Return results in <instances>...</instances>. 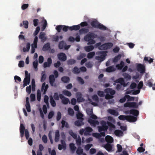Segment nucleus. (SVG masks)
<instances>
[{"label":"nucleus","mask_w":155,"mask_h":155,"mask_svg":"<svg viewBox=\"0 0 155 155\" xmlns=\"http://www.w3.org/2000/svg\"><path fill=\"white\" fill-rule=\"evenodd\" d=\"M91 25L93 27L101 30H105L107 29V27L96 20L92 21L91 22Z\"/></svg>","instance_id":"nucleus-1"},{"label":"nucleus","mask_w":155,"mask_h":155,"mask_svg":"<svg viewBox=\"0 0 155 155\" xmlns=\"http://www.w3.org/2000/svg\"><path fill=\"white\" fill-rule=\"evenodd\" d=\"M107 52V51H100L98 53V54L100 55L96 56L95 57V59L101 62L103 61L105 58V56L107 55L106 53Z\"/></svg>","instance_id":"nucleus-2"},{"label":"nucleus","mask_w":155,"mask_h":155,"mask_svg":"<svg viewBox=\"0 0 155 155\" xmlns=\"http://www.w3.org/2000/svg\"><path fill=\"white\" fill-rule=\"evenodd\" d=\"M113 46V44L111 42L105 43L101 45L99 47V49L101 50H106L110 49Z\"/></svg>","instance_id":"nucleus-3"},{"label":"nucleus","mask_w":155,"mask_h":155,"mask_svg":"<svg viewBox=\"0 0 155 155\" xmlns=\"http://www.w3.org/2000/svg\"><path fill=\"white\" fill-rule=\"evenodd\" d=\"M103 124L101 126H98L97 127L99 132H104L105 133L108 128V126L106 125V123L104 121L102 122Z\"/></svg>","instance_id":"nucleus-4"},{"label":"nucleus","mask_w":155,"mask_h":155,"mask_svg":"<svg viewBox=\"0 0 155 155\" xmlns=\"http://www.w3.org/2000/svg\"><path fill=\"white\" fill-rule=\"evenodd\" d=\"M137 71L140 72V73L143 74L145 72V67L144 65L139 64L137 66Z\"/></svg>","instance_id":"nucleus-5"},{"label":"nucleus","mask_w":155,"mask_h":155,"mask_svg":"<svg viewBox=\"0 0 155 155\" xmlns=\"http://www.w3.org/2000/svg\"><path fill=\"white\" fill-rule=\"evenodd\" d=\"M55 77L53 74L50 75L49 76V82L51 85L55 87H57V86L56 84L54 83L55 81Z\"/></svg>","instance_id":"nucleus-6"},{"label":"nucleus","mask_w":155,"mask_h":155,"mask_svg":"<svg viewBox=\"0 0 155 155\" xmlns=\"http://www.w3.org/2000/svg\"><path fill=\"white\" fill-rule=\"evenodd\" d=\"M57 56L59 60L61 61H64L67 59V56L63 52L58 54Z\"/></svg>","instance_id":"nucleus-7"},{"label":"nucleus","mask_w":155,"mask_h":155,"mask_svg":"<svg viewBox=\"0 0 155 155\" xmlns=\"http://www.w3.org/2000/svg\"><path fill=\"white\" fill-rule=\"evenodd\" d=\"M60 98L61 100L62 103L64 104H67L69 102V100L68 98H66L62 94L59 95Z\"/></svg>","instance_id":"nucleus-8"},{"label":"nucleus","mask_w":155,"mask_h":155,"mask_svg":"<svg viewBox=\"0 0 155 155\" xmlns=\"http://www.w3.org/2000/svg\"><path fill=\"white\" fill-rule=\"evenodd\" d=\"M45 33L44 32H41L39 34V38L41 39V42H44L47 40V37L45 36Z\"/></svg>","instance_id":"nucleus-9"},{"label":"nucleus","mask_w":155,"mask_h":155,"mask_svg":"<svg viewBox=\"0 0 155 155\" xmlns=\"http://www.w3.org/2000/svg\"><path fill=\"white\" fill-rule=\"evenodd\" d=\"M88 122L91 126L93 127H95L97 125L99 124L98 121L94 120L90 118H88Z\"/></svg>","instance_id":"nucleus-10"},{"label":"nucleus","mask_w":155,"mask_h":155,"mask_svg":"<svg viewBox=\"0 0 155 155\" xmlns=\"http://www.w3.org/2000/svg\"><path fill=\"white\" fill-rule=\"evenodd\" d=\"M52 61L51 58H48L47 59V62H45L43 64V67L46 68L48 67H50L52 64Z\"/></svg>","instance_id":"nucleus-11"},{"label":"nucleus","mask_w":155,"mask_h":155,"mask_svg":"<svg viewBox=\"0 0 155 155\" xmlns=\"http://www.w3.org/2000/svg\"><path fill=\"white\" fill-rule=\"evenodd\" d=\"M127 120L129 122H134L137 120V118L131 115H127Z\"/></svg>","instance_id":"nucleus-12"},{"label":"nucleus","mask_w":155,"mask_h":155,"mask_svg":"<svg viewBox=\"0 0 155 155\" xmlns=\"http://www.w3.org/2000/svg\"><path fill=\"white\" fill-rule=\"evenodd\" d=\"M93 136L97 138H99L101 137H104L105 136V133L104 132H100L99 133H95L93 134Z\"/></svg>","instance_id":"nucleus-13"},{"label":"nucleus","mask_w":155,"mask_h":155,"mask_svg":"<svg viewBox=\"0 0 155 155\" xmlns=\"http://www.w3.org/2000/svg\"><path fill=\"white\" fill-rule=\"evenodd\" d=\"M25 130V128L24 125L22 124H21L20 127V132L21 137H22L24 136V130Z\"/></svg>","instance_id":"nucleus-14"},{"label":"nucleus","mask_w":155,"mask_h":155,"mask_svg":"<svg viewBox=\"0 0 155 155\" xmlns=\"http://www.w3.org/2000/svg\"><path fill=\"white\" fill-rule=\"evenodd\" d=\"M129 113L130 114H132L134 116L137 117L139 114V112L138 110L135 109H131L129 111Z\"/></svg>","instance_id":"nucleus-15"},{"label":"nucleus","mask_w":155,"mask_h":155,"mask_svg":"<svg viewBox=\"0 0 155 155\" xmlns=\"http://www.w3.org/2000/svg\"><path fill=\"white\" fill-rule=\"evenodd\" d=\"M48 87V84L45 85V83L44 82L43 83L42 87H41V91H43L44 90L43 94H45L47 90Z\"/></svg>","instance_id":"nucleus-16"},{"label":"nucleus","mask_w":155,"mask_h":155,"mask_svg":"<svg viewBox=\"0 0 155 155\" xmlns=\"http://www.w3.org/2000/svg\"><path fill=\"white\" fill-rule=\"evenodd\" d=\"M105 92L107 94L110 93V95L112 96H113L115 93V91L114 90L110 88L106 89L105 90Z\"/></svg>","instance_id":"nucleus-17"},{"label":"nucleus","mask_w":155,"mask_h":155,"mask_svg":"<svg viewBox=\"0 0 155 155\" xmlns=\"http://www.w3.org/2000/svg\"><path fill=\"white\" fill-rule=\"evenodd\" d=\"M115 82L116 83H119L122 85L124 86V87L126 86V85L124 82V79L122 78H120L116 80L115 81Z\"/></svg>","instance_id":"nucleus-18"},{"label":"nucleus","mask_w":155,"mask_h":155,"mask_svg":"<svg viewBox=\"0 0 155 155\" xmlns=\"http://www.w3.org/2000/svg\"><path fill=\"white\" fill-rule=\"evenodd\" d=\"M93 131L92 129L90 127H87L85 128V131L84 133V135H89L90 133Z\"/></svg>","instance_id":"nucleus-19"},{"label":"nucleus","mask_w":155,"mask_h":155,"mask_svg":"<svg viewBox=\"0 0 155 155\" xmlns=\"http://www.w3.org/2000/svg\"><path fill=\"white\" fill-rule=\"evenodd\" d=\"M70 149L72 153H74L77 149V147L75 146V144L74 143H71L69 145Z\"/></svg>","instance_id":"nucleus-20"},{"label":"nucleus","mask_w":155,"mask_h":155,"mask_svg":"<svg viewBox=\"0 0 155 155\" xmlns=\"http://www.w3.org/2000/svg\"><path fill=\"white\" fill-rule=\"evenodd\" d=\"M108 111L110 114L114 115L115 116H117L119 114L117 111L113 109H109Z\"/></svg>","instance_id":"nucleus-21"},{"label":"nucleus","mask_w":155,"mask_h":155,"mask_svg":"<svg viewBox=\"0 0 155 155\" xmlns=\"http://www.w3.org/2000/svg\"><path fill=\"white\" fill-rule=\"evenodd\" d=\"M105 140L106 142L108 143H112L114 141L113 138L109 135H107L105 137Z\"/></svg>","instance_id":"nucleus-22"},{"label":"nucleus","mask_w":155,"mask_h":155,"mask_svg":"<svg viewBox=\"0 0 155 155\" xmlns=\"http://www.w3.org/2000/svg\"><path fill=\"white\" fill-rule=\"evenodd\" d=\"M82 120H77L74 122V124L78 127H80L84 124V123Z\"/></svg>","instance_id":"nucleus-23"},{"label":"nucleus","mask_w":155,"mask_h":155,"mask_svg":"<svg viewBox=\"0 0 155 155\" xmlns=\"http://www.w3.org/2000/svg\"><path fill=\"white\" fill-rule=\"evenodd\" d=\"M60 134L58 130H56L55 133L54 140L56 142H58L59 140Z\"/></svg>","instance_id":"nucleus-24"},{"label":"nucleus","mask_w":155,"mask_h":155,"mask_svg":"<svg viewBox=\"0 0 155 155\" xmlns=\"http://www.w3.org/2000/svg\"><path fill=\"white\" fill-rule=\"evenodd\" d=\"M50 48V44L49 43H47L43 46L42 48V50L44 51H46L48 50Z\"/></svg>","instance_id":"nucleus-25"},{"label":"nucleus","mask_w":155,"mask_h":155,"mask_svg":"<svg viewBox=\"0 0 155 155\" xmlns=\"http://www.w3.org/2000/svg\"><path fill=\"white\" fill-rule=\"evenodd\" d=\"M80 27L79 25H73L70 27V30L71 31L75 30L78 31L80 29Z\"/></svg>","instance_id":"nucleus-26"},{"label":"nucleus","mask_w":155,"mask_h":155,"mask_svg":"<svg viewBox=\"0 0 155 155\" xmlns=\"http://www.w3.org/2000/svg\"><path fill=\"white\" fill-rule=\"evenodd\" d=\"M114 133L116 136L118 137L122 136L123 134V132L119 130H116L114 131Z\"/></svg>","instance_id":"nucleus-27"},{"label":"nucleus","mask_w":155,"mask_h":155,"mask_svg":"<svg viewBox=\"0 0 155 155\" xmlns=\"http://www.w3.org/2000/svg\"><path fill=\"white\" fill-rule=\"evenodd\" d=\"M46 78V75L45 71H42L41 73V82H44Z\"/></svg>","instance_id":"nucleus-28"},{"label":"nucleus","mask_w":155,"mask_h":155,"mask_svg":"<svg viewBox=\"0 0 155 155\" xmlns=\"http://www.w3.org/2000/svg\"><path fill=\"white\" fill-rule=\"evenodd\" d=\"M50 102L51 105L53 107L56 106V104L52 96H50Z\"/></svg>","instance_id":"nucleus-29"},{"label":"nucleus","mask_w":155,"mask_h":155,"mask_svg":"<svg viewBox=\"0 0 155 155\" xmlns=\"http://www.w3.org/2000/svg\"><path fill=\"white\" fill-rule=\"evenodd\" d=\"M61 123L62 124L61 127L62 128H64L65 127L66 128H69V125L68 123L66 122L65 121L62 120L61 121Z\"/></svg>","instance_id":"nucleus-30"},{"label":"nucleus","mask_w":155,"mask_h":155,"mask_svg":"<svg viewBox=\"0 0 155 155\" xmlns=\"http://www.w3.org/2000/svg\"><path fill=\"white\" fill-rule=\"evenodd\" d=\"M70 78L67 76H63L61 78V81L64 83H68L70 81Z\"/></svg>","instance_id":"nucleus-31"},{"label":"nucleus","mask_w":155,"mask_h":155,"mask_svg":"<svg viewBox=\"0 0 155 155\" xmlns=\"http://www.w3.org/2000/svg\"><path fill=\"white\" fill-rule=\"evenodd\" d=\"M94 48V47L93 45H88L85 46L84 48L87 52H88L93 50Z\"/></svg>","instance_id":"nucleus-32"},{"label":"nucleus","mask_w":155,"mask_h":155,"mask_svg":"<svg viewBox=\"0 0 155 155\" xmlns=\"http://www.w3.org/2000/svg\"><path fill=\"white\" fill-rule=\"evenodd\" d=\"M104 147L108 151H110L112 149V146L109 143H107L104 146Z\"/></svg>","instance_id":"nucleus-33"},{"label":"nucleus","mask_w":155,"mask_h":155,"mask_svg":"<svg viewBox=\"0 0 155 155\" xmlns=\"http://www.w3.org/2000/svg\"><path fill=\"white\" fill-rule=\"evenodd\" d=\"M115 70L114 67L113 66H111L107 68L106 71L107 72H110L115 71Z\"/></svg>","instance_id":"nucleus-34"},{"label":"nucleus","mask_w":155,"mask_h":155,"mask_svg":"<svg viewBox=\"0 0 155 155\" xmlns=\"http://www.w3.org/2000/svg\"><path fill=\"white\" fill-rule=\"evenodd\" d=\"M107 124L108 126L109 127V130L110 131H112L115 128V126L111 122H108Z\"/></svg>","instance_id":"nucleus-35"},{"label":"nucleus","mask_w":155,"mask_h":155,"mask_svg":"<svg viewBox=\"0 0 155 155\" xmlns=\"http://www.w3.org/2000/svg\"><path fill=\"white\" fill-rule=\"evenodd\" d=\"M76 62V61L73 59H71L67 61V64L68 65H71L74 64Z\"/></svg>","instance_id":"nucleus-36"},{"label":"nucleus","mask_w":155,"mask_h":155,"mask_svg":"<svg viewBox=\"0 0 155 155\" xmlns=\"http://www.w3.org/2000/svg\"><path fill=\"white\" fill-rule=\"evenodd\" d=\"M83 150L80 146H78L76 151V153L78 155H81L83 154Z\"/></svg>","instance_id":"nucleus-37"},{"label":"nucleus","mask_w":155,"mask_h":155,"mask_svg":"<svg viewBox=\"0 0 155 155\" xmlns=\"http://www.w3.org/2000/svg\"><path fill=\"white\" fill-rule=\"evenodd\" d=\"M89 31L88 28H82L80 29L79 32L80 34H85L87 33Z\"/></svg>","instance_id":"nucleus-38"},{"label":"nucleus","mask_w":155,"mask_h":155,"mask_svg":"<svg viewBox=\"0 0 155 155\" xmlns=\"http://www.w3.org/2000/svg\"><path fill=\"white\" fill-rule=\"evenodd\" d=\"M30 44L28 42L27 43L26 48L24 47L23 48V51L24 52H27L29 50L30 47Z\"/></svg>","instance_id":"nucleus-39"},{"label":"nucleus","mask_w":155,"mask_h":155,"mask_svg":"<svg viewBox=\"0 0 155 155\" xmlns=\"http://www.w3.org/2000/svg\"><path fill=\"white\" fill-rule=\"evenodd\" d=\"M62 93L64 95L68 97H71L72 95L71 93L70 92L66 90H64L62 91Z\"/></svg>","instance_id":"nucleus-40"},{"label":"nucleus","mask_w":155,"mask_h":155,"mask_svg":"<svg viewBox=\"0 0 155 155\" xmlns=\"http://www.w3.org/2000/svg\"><path fill=\"white\" fill-rule=\"evenodd\" d=\"M65 44V43L63 41H61L59 42L58 48L59 49H62L63 48Z\"/></svg>","instance_id":"nucleus-41"},{"label":"nucleus","mask_w":155,"mask_h":155,"mask_svg":"<svg viewBox=\"0 0 155 155\" xmlns=\"http://www.w3.org/2000/svg\"><path fill=\"white\" fill-rule=\"evenodd\" d=\"M124 66V63L123 61H121L119 64H117L116 67L118 69L121 70Z\"/></svg>","instance_id":"nucleus-42"},{"label":"nucleus","mask_w":155,"mask_h":155,"mask_svg":"<svg viewBox=\"0 0 155 155\" xmlns=\"http://www.w3.org/2000/svg\"><path fill=\"white\" fill-rule=\"evenodd\" d=\"M76 139V143L77 145L78 146H80L81 143V137L80 136H78V138H77V139Z\"/></svg>","instance_id":"nucleus-43"},{"label":"nucleus","mask_w":155,"mask_h":155,"mask_svg":"<svg viewBox=\"0 0 155 155\" xmlns=\"http://www.w3.org/2000/svg\"><path fill=\"white\" fill-rule=\"evenodd\" d=\"M72 72L74 74H78L80 73V70L77 67L75 66L73 69Z\"/></svg>","instance_id":"nucleus-44"},{"label":"nucleus","mask_w":155,"mask_h":155,"mask_svg":"<svg viewBox=\"0 0 155 155\" xmlns=\"http://www.w3.org/2000/svg\"><path fill=\"white\" fill-rule=\"evenodd\" d=\"M86 54L84 53H80V54L77 57L78 60H81L86 56Z\"/></svg>","instance_id":"nucleus-45"},{"label":"nucleus","mask_w":155,"mask_h":155,"mask_svg":"<svg viewBox=\"0 0 155 155\" xmlns=\"http://www.w3.org/2000/svg\"><path fill=\"white\" fill-rule=\"evenodd\" d=\"M138 107V105L135 102H130V107L134 108H137Z\"/></svg>","instance_id":"nucleus-46"},{"label":"nucleus","mask_w":155,"mask_h":155,"mask_svg":"<svg viewBox=\"0 0 155 155\" xmlns=\"http://www.w3.org/2000/svg\"><path fill=\"white\" fill-rule=\"evenodd\" d=\"M95 52L94 51L89 52L87 55V58L89 59L92 58L95 55Z\"/></svg>","instance_id":"nucleus-47"},{"label":"nucleus","mask_w":155,"mask_h":155,"mask_svg":"<svg viewBox=\"0 0 155 155\" xmlns=\"http://www.w3.org/2000/svg\"><path fill=\"white\" fill-rule=\"evenodd\" d=\"M144 60L146 61H148L150 64L153 62V58L146 57H144Z\"/></svg>","instance_id":"nucleus-48"},{"label":"nucleus","mask_w":155,"mask_h":155,"mask_svg":"<svg viewBox=\"0 0 155 155\" xmlns=\"http://www.w3.org/2000/svg\"><path fill=\"white\" fill-rule=\"evenodd\" d=\"M30 80L24 78L23 81V84L24 87H25L29 84L30 82Z\"/></svg>","instance_id":"nucleus-49"},{"label":"nucleus","mask_w":155,"mask_h":155,"mask_svg":"<svg viewBox=\"0 0 155 155\" xmlns=\"http://www.w3.org/2000/svg\"><path fill=\"white\" fill-rule=\"evenodd\" d=\"M127 116L120 115L118 117V118L120 120H127Z\"/></svg>","instance_id":"nucleus-50"},{"label":"nucleus","mask_w":155,"mask_h":155,"mask_svg":"<svg viewBox=\"0 0 155 155\" xmlns=\"http://www.w3.org/2000/svg\"><path fill=\"white\" fill-rule=\"evenodd\" d=\"M125 97L127 99V101H132L134 100V97H131L129 95H125Z\"/></svg>","instance_id":"nucleus-51"},{"label":"nucleus","mask_w":155,"mask_h":155,"mask_svg":"<svg viewBox=\"0 0 155 155\" xmlns=\"http://www.w3.org/2000/svg\"><path fill=\"white\" fill-rule=\"evenodd\" d=\"M83 116V114L80 113H78L77 114V118L78 119H80L84 120V118L82 117Z\"/></svg>","instance_id":"nucleus-52"},{"label":"nucleus","mask_w":155,"mask_h":155,"mask_svg":"<svg viewBox=\"0 0 155 155\" xmlns=\"http://www.w3.org/2000/svg\"><path fill=\"white\" fill-rule=\"evenodd\" d=\"M69 133L70 135L74 139H77V135L74 133L72 131H70Z\"/></svg>","instance_id":"nucleus-53"},{"label":"nucleus","mask_w":155,"mask_h":155,"mask_svg":"<svg viewBox=\"0 0 155 155\" xmlns=\"http://www.w3.org/2000/svg\"><path fill=\"white\" fill-rule=\"evenodd\" d=\"M37 99L38 101H40L41 98V94L40 91L38 90L37 91Z\"/></svg>","instance_id":"nucleus-54"},{"label":"nucleus","mask_w":155,"mask_h":155,"mask_svg":"<svg viewBox=\"0 0 155 155\" xmlns=\"http://www.w3.org/2000/svg\"><path fill=\"white\" fill-rule=\"evenodd\" d=\"M91 39L90 35L89 34H88L86 35L84 38V40L86 41H88Z\"/></svg>","instance_id":"nucleus-55"},{"label":"nucleus","mask_w":155,"mask_h":155,"mask_svg":"<svg viewBox=\"0 0 155 155\" xmlns=\"http://www.w3.org/2000/svg\"><path fill=\"white\" fill-rule=\"evenodd\" d=\"M121 57V55L119 54L118 55L116 56L114 58L113 61L114 62H117L119 60Z\"/></svg>","instance_id":"nucleus-56"},{"label":"nucleus","mask_w":155,"mask_h":155,"mask_svg":"<svg viewBox=\"0 0 155 155\" xmlns=\"http://www.w3.org/2000/svg\"><path fill=\"white\" fill-rule=\"evenodd\" d=\"M68 113L69 115L72 116L74 114V111L73 109L69 107L68 109Z\"/></svg>","instance_id":"nucleus-57"},{"label":"nucleus","mask_w":155,"mask_h":155,"mask_svg":"<svg viewBox=\"0 0 155 155\" xmlns=\"http://www.w3.org/2000/svg\"><path fill=\"white\" fill-rule=\"evenodd\" d=\"M53 97L54 100L56 101H58L59 99V96L57 92L54 93L53 96Z\"/></svg>","instance_id":"nucleus-58"},{"label":"nucleus","mask_w":155,"mask_h":155,"mask_svg":"<svg viewBox=\"0 0 155 155\" xmlns=\"http://www.w3.org/2000/svg\"><path fill=\"white\" fill-rule=\"evenodd\" d=\"M32 85V90L33 91H35V80L33 79L31 82Z\"/></svg>","instance_id":"nucleus-59"},{"label":"nucleus","mask_w":155,"mask_h":155,"mask_svg":"<svg viewBox=\"0 0 155 155\" xmlns=\"http://www.w3.org/2000/svg\"><path fill=\"white\" fill-rule=\"evenodd\" d=\"M63 25H57L56 27V29L57 30L58 32H60L62 28Z\"/></svg>","instance_id":"nucleus-60"},{"label":"nucleus","mask_w":155,"mask_h":155,"mask_svg":"<svg viewBox=\"0 0 155 155\" xmlns=\"http://www.w3.org/2000/svg\"><path fill=\"white\" fill-rule=\"evenodd\" d=\"M87 114L90 116L91 115L93 114V111L92 109H88L86 110Z\"/></svg>","instance_id":"nucleus-61"},{"label":"nucleus","mask_w":155,"mask_h":155,"mask_svg":"<svg viewBox=\"0 0 155 155\" xmlns=\"http://www.w3.org/2000/svg\"><path fill=\"white\" fill-rule=\"evenodd\" d=\"M49 98L48 96L45 95L44 97V101L45 103L46 104L47 106H49L48 103Z\"/></svg>","instance_id":"nucleus-62"},{"label":"nucleus","mask_w":155,"mask_h":155,"mask_svg":"<svg viewBox=\"0 0 155 155\" xmlns=\"http://www.w3.org/2000/svg\"><path fill=\"white\" fill-rule=\"evenodd\" d=\"M25 79H28L30 80V74H28V72L27 71H25Z\"/></svg>","instance_id":"nucleus-63"},{"label":"nucleus","mask_w":155,"mask_h":155,"mask_svg":"<svg viewBox=\"0 0 155 155\" xmlns=\"http://www.w3.org/2000/svg\"><path fill=\"white\" fill-rule=\"evenodd\" d=\"M48 150L49 153H51V155H56V152L54 150H53L51 151V149L50 148H49Z\"/></svg>","instance_id":"nucleus-64"}]
</instances>
